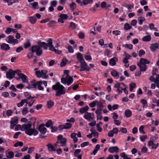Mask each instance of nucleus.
Masks as SVG:
<instances>
[{
    "instance_id": "nucleus-55",
    "label": "nucleus",
    "mask_w": 159,
    "mask_h": 159,
    "mask_svg": "<svg viewBox=\"0 0 159 159\" xmlns=\"http://www.w3.org/2000/svg\"><path fill=\"white\" fill-rule=\"evenodd\" d=\"M24 95L28 99L31 98V96L28 92H26L24 93Z\"/></svg>"
},
{
    "instance_id": "nucleus-29",
    "label": "nucleus",
    "mask_w": 159,
    "mask_h": 159,
    "mask_svg": "<svg viewBox=\"0 0 159 159\" xmlns=\"http://www.w3.org/2000/svg\"><path fill=\"white\" fill-rule=\"evenodd\" d=\"M42 75L43 76V78L47 79L48 77V75H46L48 72L47 70H41Z\"/></svg>"
},
{
    "instance_id": "nucleus-35",
    "label": "nucleus",
    "mask_w": 159,
    "mask_h": 159,
    "mask_svg": "<svg viewBox=\"0 0 159 159\" xmlns=\"http://www.w3.org/2000/svg\"><path fill=\"white\" fill-rule=\"evenodd\" d=\"M61 18L64 20H66L68 17V16L66 14H61L59 16Z\"/></svg>"
},
{
    "instance_id": "nucleus-37",
    "label": "nucleus",
    "mask_w": 159,
    "mask_h": 159,
    "mask_svg": "<svg viewBox=\"0 0 159 159\" xmlns=\"http://www.w3.org/2000/svg\"><path fill=\"white\" fill-rule=\"evenodd\" d=\"M96 104H97L98 109H102L104 107V105L101 102H98Z\"/></svg>"
},
{
    "instance_id": "nucleus-15",
    "label": "nucleus",
    "mask_w": 159,
    "mask_h": 159,
    "mask_svg": "<svg viewBox=\"0 0 159 159\" xmlns=\"http://www.w3.org/2000/svg\"><path fill=\"white\" fill-rule=\"evenodd\" d=\"M19 77V78L22 80L23 82L27 83L28 82V80L27 77L23 74L20 75Z\"/></svg>"
},
{
    "instance_id": "nucleus-12",
    "label": "nucleus",
    "mask_w": 159,
    "mask_h": 159,
    "mask_svg": "<svg viewBox=\"0 0 159 159\" xmlns=\"http://www.w3.org/2000/svg\"><path fill=\"white\" fill-rule=\"evenodd\" d=\"M45 125L43 124H41L39 127L38 129L41 133L45 134L47 131V129L44 127Z\"/></svg>"
},
{
    "instance_id": "nucleus-41",
    "label": "nucleus",
    "mask_w": 159,
    "mask_h": 159,
    "mask_svg": "<svg viewBox=\"0 0 159 159\" xmlns=\"http://www.w3.org/2000/svg\"><path fill=\"white\" fill-rule=\"evenodd\" d=\"M64 126L65 129H68L71 128L72 124L71 123H67L65 124Z\"/></svg>"
},
{
    "instance_id": "nucleus-39",
    "label": "nucleus",
    "mask_w": 159,
    "mask_h": 159,
    "mask_svg": "<svg viewBox=\"0 0 159 159\" xmlns=\"http://www.w3.org/2000/svg\"><path fill=\"white\" fill-rule=\"evenodd\" d=\"M128 59L126 58H125L123 60V62L125 64V66L126 67H128L129 66V64L127 63H128Z\"/></svg>"
},
{
    "instance_id": "nucleus-40",
    "label": "nucleus",
    "mask_w": 159,
    "mask_h": 159,
    "mask_svg": "<svg viewBox=\"0 0 159 159\" xmlns=\"http://www.w3.org/2000/svg\"><path fill=\"white\" fill-rule=\"evenodd\" d=\"M123 47H125L126 48H128L129 49H132L133 48V45L131 44H126L125 45H123Z\"/></svg>"
},
{
    "instance_id": "nucleus-46",
    "label": "nucleus",
    "mask_w": 159,
    "mask_h": 159,
    "mask_svg": "<svg viewBox=\"0 0 159 159\" xmlns=\"http://www.w3.org/2000/svg\"><path fill=\"white\" fill-rule=\"evenodd\" d=\"M141 102L144 105L143 106V107H147V101L146 100L144 99H142L141 100Z\"/></svg>"
},
{
    "instance_id": "nucleus-54",
    "label": "nucleus",
    "mask_w": 159,
    "mask_h": 159,
    "mask_svg": "<svg viewBox=\"0 0 159 159\" xmlns=\"http://www.w3.org/2000/svg\"><path fill=\"white\" fill-rule=\"evenodd\" d=\"M78 36L80 38L83 39L84 37V34L83 33L80 32Z\"/></svg>"
},
{
    "instance_id": "nucleus-6",
    "label": "nucleus",
    "mask_w": 159,
    "mask_h": 159,
    "mask_svg": "<svg viewBox=\"0 0 159 159\" xmlns=\"http://www.w3.org/2000/svg\"><path fill=\"white\" fill-rule=\"evenodd\" d=\"M61 82L64 84H67V85L71 84L73 81V80L71 76L62 78L61 79Z\"/></svg>"
},
{
    "instance_id": "nucleus-3",
    "label": "nucleus",
    "mask_w": 159,
    "mask_h": 159,
    "mask_svg": "<svg viewBox=\"0 0 159 159\" xmlns=\"http://www.w3.org/2000/svg\"><path fill=\"white\" fill-rule=\"evenodd\" d=\"M53 90L56 91V96L57 97L60 96L62 94H64L66 93L65 88L62 85L60 84L59 82H57L55 84L52 86Z\"/></svg>"
},
{
    "instance_id": "nucleus-38",
    "label": "nucleus",
    "mask_w": 159,
    "mask_h": 159,
    "mask_svg": "<svg viewBox=\"0 0 159 159\" xmlns=\"http://www.w3.org/2000/svg\"><path fill=\"white\" fill-rule=\"evenodd\" d=\"M131 28L132 27L129 26V25L127 23L125 24L124 25V28L125 30H128L131 29Z\"/></svg>"
},
{
    "instance_id": "nucleus-8",
    "label": "nucleus",
    "mask_w": 159,
    "mask_h": 159,
    "mask_svg": "<svg viewBox=\"0 0 159 159\" xmlns=\"http://www.w3.org/2000/svg\"><path fill=\"white\" fill-rule=\"evenodd\" d=\"M80 71H82L84 70H86L87 71H89L90 68L88 66L87 64L84 61L80 62Z\"/></svg>"
},
{
    "instance_id": "nucleus-27",
    "label": "nucleus",
    "mask_w": 159,
    "mask_h": 159,
    "mask_svg": "<svg viewBox=\"0 0 159 159\" xmlns=\"http://www.w3.org/2000/svg\"><path fill=\"white\" fill-rule=\"evenodd\" d=\"M151 39V37L150 35H149L146 36H144L142 38V40L145 42H147L150 41Z\"/></svg>"
},
{
    "instance_id": "nucleus-47",
    "label": "nucleus",
    "mask_w": 159,
    "mask_h": 159,
    "mask_svg": "<svg viewBox=\"0 0 159 159\" xmlns=\"http://www.w3.org/2000/svg\"><path fill=\"white\" fill-rule=\"evenodd\" d=\"M111 74L114 77H116L117 76L119 77V76L118 75V73L116 71L113 70V71H111Z\"/></svg>"
},
{
    "instance_id": "nucleus-51",
    "label": "nucleus",
    "mask_w": 159,
    "mask_h": 159,
    "mask_svg": "<svg viewBox=\"0 0 159 159\" xmlns=\"http://www.w3.org/2000/svg\"><path fill=\"white\" fill-rule=\"evenodd\" d=\"M155 75H156V78H155V81L154 83H157L159 82V74Z\"/></svg>"
},
{
    "instance_id": "nucleus-21",
    "label": "nucleus",
    "mask_w": 159,
    "mask_h": 159,
    "mask_svg": "<svg viewBox=\"0 0 159 159\" xmlns=\"http://www.w3.org/2000/svg\"><path fill=\"white\" fill-rule=\"evenodd\" d=\"M125 115L126 117H129L132 115V112L130 110L127 109L125 111Z\"/></svg>"
},
{
    "instance_id": "nucleus-24",
    "label": "nucleus",
    "mask_w": 159,
    "mask_h": 159,
    "mask_svg": "<svg viewBox=\"0 0 159 159\" xmlns=\"http://www.w3.org/2000/svg\"><path fill=\"white\" fill-rule=\"evenodd\" d=\"M77 58L79 60L80 62L84 61L83 58V55L80 53H78L77 54Z\"/></svg>"
},
{
    "instance_id": "nucleus-4",
    "label": "nucleus",
    "mask_w": 159,
    "mask_h": 159,
    "mask_svg": "<svg viewBox=\"0 0 159 159\" xmlns=\"http://www.w3.org/2000/svg\"><path fill=\"white\" fill-rule=\"evenodd\" d=\"M150 61L146 59L141 58L140 60V62L138 63L137 65L140 67L141 71H145L146 69L147 66L146 64L150 63Z\"/></svg>"
},
{
    "instance_id": "nucleus-61",
    "label": "nucleus",
    "mask_w": 159,
    "mask_h": 159,
    "mask_svg": "<svg viewBox=\"0 0 159 159\" xmlns=\"http://www.w3.org/2000/svg\"><path fill=\"white\" fill-rule=\"evenodd\" d=\"M32 8H34V9H36L37 8L36 7L38 4V3L37 2H34L32 4Z\"/></svg>"
},
{
    "instance_id": "nucleus-45",
    "label": "nucleus",
    "mask_w": 159,
    "mask_h": 159,
    "mask_svg": "<svg viewBox=\"0 0 159 159\" xmlns=\"http://www.w3.org/2000/svg\"><path fill=\"white\" fill-rule=\"evenodd\" d=\"M22 126L20 125H16V127L15 128V130L16 131L18 130L19 129H20L22 131Z\"/></svg>"
},
{
    "instance_id": "nucleus-49",
    "label": "nucleus",
    "mask_w": 159,
    "mask_h": 159,
    "mask_svg": "<svg viewBox=\"0 0 159 159\" xmlns=\"http://www.w3.org/2000/svg\"><path fill=\"white\" fill-rule=\"evenodd\" d=\"M28 110L27 108L26 107H25L22 110V114L24 115L26 114L28 112Z\"/></svg>"
},
{
    "instance_id": "nucleus-50",
    "label": "nucleus",
    "mask_w": 159,
    "mask_h": 159,
    "mask_svg": "<svg viewBox=\"0 0 159 159\" xmlns=\"http://www.w3.org/2000/svg\"><path fill=\"white\" fill-rule=\"evenodd\" d=\"M81 152V150L80 149H76L74 153V155L75 157H77L78 155Z\"/></svg>"
},
{
    "instance_id": "nucleus-60",
    "label": "nucleus",
    "mask_w": 159,
    "mask_h": 159,
    "mask_svg": "<svg viewBox=\"0 0 159 159\" xmlns=\"http://www.w3.org/2000/svg\"><path fill=\"white\" fill-rule=\"evenodd\" d=\"M51 128L52 129L51 132H55L57 130V128L56 126H52Z\"/></svg>"
},
{
    "instance_id": "nucleus-30",
    "label": "nucleus",
    "mask_w": 159,
    "mask_h": 159,
    "mask_svg": "<svg viewBox=\"0 0 159 159\" xmlns=\"http://www.w3.org/2000/svg\"><path fill=\"white\" fill-rule=\"evenodd\" d=\"M29 20L30 22L32 24H34L36 20V19L34 17L30 16L29 17Z\"/></svg>"
},
{
    "instance_id": "nucleus-25",
    "label": "nucleus",
    "mask_w": 159,
    "mask_h": 159,
    "mask_svg": "<svg viewBox=\"0 0 159 159\" xmlns=\"http://www.w3.org/2000/svg\"><path fill=\"white\" fill-rule=\"evenodd\" d=\"M54 102L51 100H50L48 101L47 103V106L48 108H51L54 105Z\"/></svg>"
},
{
    "instance_id": "nucleus-33",
    "label": "nucleus",
    "mask_w": 159,
    "mask_h": 159,
    "mask_svg": "<svg viewBox=\"0 0 159 159\" xmlns=\"http://www.w3.org/2000/svg\"><path fill=\"white\" fill-rule=\"evenodd\" d=\"M35 74L39 78L43 77V76L42 75L41 71H40L39 70H37L35 72Z\"/></svg>"
},
{
    "instance_id": "nucleus-14",
    "label": "nucleus",
    "mask_w": 159,
    "mask_h": 159,
    "mask_svg": "<svg viewBox=\"0 0 159 159\" xmlns=\"http://www.w3.org/2000/svg\"><path fill=\"white\" fill-rule=\"evenodd\" d=\"M119 150V149L118 148L117 146L110 147L108 149L109 152L111 153H113L114 152L118 153Z\"/></svg>"
},
{
    "instance_id": "nucleus-52",
    "label": "nucleus",
    "mask_w": 159,
    "mask_h": 159,
    "mask_svg": "<svg viewBox=\"0 0 159 159\" xmlns=\"http://www.w3.org/2000/svg\"><path fill=\"white\" fill-rule=\"evenodd\" d=\"M145 52L143 50H140L139 52V55L140 57H141L143 55L145 54Z\"/></svg>"
},
{
    "instance_id": "nucleus-31",
    "label": "nucleus",
    "mask_w": 159,
    "mask_h": 159,
    "mask_svg": "<svg viewBox=\"0 0 159 159\" xmlns=\"http://www.w3.org/2000/svg\"><path fill=\"white\" fill-rule=\"evenodd\" d=\"M100 145L99 144H97L95 148V149L93 150V154L94 155H95L97 153V151L100 148Z\"/></svg>"
},
{
    "instance_id": "nucleus-36",
    "label": "nucleus",
    "mask_w": 159,
    "mask_h": 159,
    "mask_svg": "<svg viewBox=\"0 0 159 159\" xmlns=\"http://www.w3.org/2000/svg\"><path fill=\"white\" fill-rule=\"evenodd\" d=\"M145 20V18L143 17H140L138 18V20L139 22V24L140 25L142 24L143 22Z\"/></svg>"
},
{
    "instance_id": "nucleus-11",
    "label": "nucleus",
    "mask_w": 159,
    "mask_h": 159,
    "mask_svg": "<svg viewBox=\"0 0 159 159\" xmlns=\"http://www.w3.org/2000/svg\"><path fill=\"white\" fill-rule=\"evenodd\" d=\"M18 118L17 116H15L11 118L10 121V128L11 129H14V127L18 123Z\"/></svg>"
},
{
    "instance_id": "nucleus-32",
    "label": "nucleus",
    "mask_w": 159,
    "mask_h": 159,
    "mask_svg": "<svg viewBox=\"0 0 159 159\" xmlns=\"http://www.w3.org/2000/svg\"><path fill=\"white\" fill-rule=\"evenodd\" d=\"M45 126L48 128L50 126H51H51H52V120H49L45 124Z\"/></svg>"
},
{
    "instance_id": "nucleus-43",
    "label": "nucleus",
    "mask_w": 159,
    "mask_h": 159,
    "mask_svg": "<svg viewBox=\"0 0 159 159\" xmlns=\"http://www.w3.org/2000/svg\"><path fill=\"white\" fill-rule=\"evenodd\" d=\"M97 102H98L97 101V100L93 102L90 103L89 104V106H90V107H93L96 106V103Z\"/></svg>"
},
{
    "instance_id": "nucleus-28",
    "label": "nucleus",
    "mask_w": 159,
    "mask_h": 159,
    "mask_svg": "<svg viewBox=\"0 0 159 159\" xmlns=\"http://www.w3.org/2000/svg\"><path fill=\"white\" fill-rule=\"evenodd\" d=\"M46 146L48 147V150L49 151H55V149L54 148L53 145H52L51 143H49L46 145Z\"/></svg>"
},
{
    "instance_id": "nucleus-19",
    "label": "nucleus",
    "mask_w": 159,
    "mask_h": 159,
    "mask_svg": "<svg viewBox=\"0 0 159 159\" xmlns=\"http://www.w3.org/2000/svg\"><path fill=\"white\" fill-rule=\"evenodd\" d=\"M49 49L50 51H54L56 53L58 54H60L61 53V51L55 49V48L53 47V45L52 46V47H50Z\"/></svg>"
},
{
    "instance_id": "nucleus-42",
    "label": "nucleus",
    "mask_w": 159,
    "mask_h": 159,
    "mask_svg": "<svg viewBox=\"0 0 159 159\" xmlns=\"http://www.w3.org/2000/svg\"><path fill=\"white\" fill-rule=\"evenodd\" d=\"M70 6L71 9L72 11H74L76 7V5L75 3L74 2H72V3H71L70 4Z\"/></svg>"
},
{
    "instance_id": "nucleus-63",
    "label": "nucleus",
    "mask_w": 159,
    "mask_h": 159,
    "mask_svg": "<svg viewBox=\"0 0 159 159\" xmlns=\"http://www.w3.org/2000/svg\"><path fill=\"white\" fill-rule=\"evenodd\" d=\"M57 4V2L55 1H52L51 2V5L52 6L55 7Z\"/></svg>"
},
{
    "instance_id": "nucleus-56",
    "label": "nucleus",
    "mask_w": 159,
    "mask_h": 159,
    "mask_svg": "<svg viewBox=\"0 0 159 159\" xmlns=\"http://www.w3.org/2000/svg\"><path fill=\"white\" fill-rule=\"evenodd\" d=\"M143 129L144 127L143 126H141L139 128V131L140 133L142 134H145V132L143 130Z\"/></svg>"
},
{
    "instance_id": "nucleus-64",
    "label": "nucleus",
    "mask_w": 159,
    "mask_h": 159,
    "mask_svg": "<svg viewBox=\"0 0 159 159\" xmlns=\"http://www.w3.org/2000/svg\"><path fill=\"white\" fill-rule=\"evenodd\" d=\"M70 26L72 29H74L76 28V25L75 23L72 22L70 23Z\"/></svg>"
},
{
    "instance_id": "nucleus-1",
    "label": "nucleus",
    "mask_w": 159,
    "mask_h": 159,
    "mask_svg": "<svg viewBox=\"0 0 159 159\" xmlns=\"http://www.w3.org/2000/svg\"><path fill=\"white\" fill-rule=\"evenodd\" d=\"M48 43L44 42H38V45L33 46V52H36V54L38 56H40L42 54V47H43L45 50H47L48 47H52V39L51 38L47 40Z\"/></svg>"
},
{
    "instance_id": "nucleus-22",
    "label": "nucleus",
    "mask_w": 159,
    "mask_h": 159,
    "mask_svg": "<svg viewBox=\"0 0 159 159\" xmlns=\"http://www.w3.org/2000/svg\"><path fill=\"white\" fill-rule=\"evenodd\" d=\"M76 134L75 133H72L70 135L71 137L73 139L74 142L75 143H76L78 140V139L76 137Z\"/></svg>"
},
{
    "instance_id": "nucleus-26",
    "label": "nucleus",
    "mask_w": 159,
    "mask_h": 159,
    "mask_svg": "<svg viewBox=\"0 0 159 159\" xmlns=\"http://www.w3.org/2000/svg\"><path fill=\"white\" fill-rule=\"evenodd\" d=\"M68 62V61L66 58H64L62 59L61 62L60 63V66L61 67L65 66L67 62Z\"/></svg>"
},
{
    "instance_id": "nucleus-9",
    "label": "nucleus",
    "mask_w": 159,
    "mask_h": 159,
    "mask_svg": "<svg viewBox=\"0 0 159 159\" xmlns=\"http://www.w3.org/2000/svg\"><path fill=\"white\" fill-rule=\"evenodd\" d=\"M6 40L8 43L12 44L13 45L18 43V40L14 39V36L12 35L9 36Z\"/></svg>"
},
{
    "instance_id": "nucleus-53",
    "label": "nucleus",
    "mask_w": 159,
    "mask_h": 159,
    "mask_svg": "<svg viewBox=\"0 0 159 159\" xmlns=\"http://www.w3.org/2000/svg\"><path fill=\"white\" fill-rule=\"evenodd\" d=\"M89 144V142H85L81 143L80 146L82 148H84L85 146H87Z\"/></svg>"
},
{
    "instance_id": "nucleus-59",
    "label": "nucleus",
    "mask_w": 159,
    "mask_h": 159,
    "mask_svg": "<svg viewBox=\"0 0 159 159\" xmlns=\"http://www.w3.org/2000/svg\"><path fill=\"white\" fill-rule=\"evenodd\" d=\"M147 135H143L140 137V138L141 141L143 142L145 141V139H147Z\"/></svg>"
},
{
    "instance_id": "nucleus-44",
    "label": "nucleus",
    "mask_w": 159,
    "mask_h": 159,
    "mask_svg": "<svg viewBox=\"0 0 159 159\" xmlns=\"http://www.w3.org/2000/svg\"><path fill=\"white\" fill-rule=\"evenodd\" d=\"M30 46L31 44L29 40H27V42L24 44V48L26 49Z\"/></svg>"
},
{
    "instance_id": "nucleus-57",
    "label": "nucleus",
    "mask_w": 159,
    "mask_h": 159,
    "mask_svg": "<svg viewBox=\"0 0 159 159\" xmlns=\"http://www.w3.org/2000/svg\"><path fill=\"white\" fill-rule=\"evenodd\" d=\"M102 110V109H97L95 111V113L97 115L101 114L102 113L101 111Z\"/></svg>"
},
{
    "instance_id": "nucleus-20",
    "label": "nucleus",
    "mask_w": 159,
    "mask_h": 159,
    "mask_svg": "<svg viewBox=\"0 0 159 159\" xmlns=\"http://www.w3.org/2000/svg\"><path fill=\"white\" fill-rule=\"evenodd\" d=\"M89 109V107L88 106H86L85 107H82L80 109L79 111L81 114H83L86 113Z\"/></svg>"
},
{
    "instance_id": "nucleus-18",
    "label": "nucleus",
    "mask_w": 159,
    "mask_h": 159,
    "mask_svg": "<svg viewBox=\"0 0 159 159\" xmlns=\"http://www.w3.org/2000/svg\"><path fill=\"white\" fill-rule=\"evenodd\" d=\"M159 47V44L158 43H156L154 44H152L150 46V49L152 52L155 51L157 48Z\"/></svg>"
},
{
    "instance_id": "nucleus-2",
    "label": "nucleus",
    "mask_w": 159,
    "mask_h": 159,
    "mask_svg": "<svg viewBox=\"0 0 159 159\" xmlns=\"http://www.w3.org/2000/svg\"><path fill=\"white\" fill-rule=\"evenodd\" d=\"M29 123L26 125H22V131H25V133L27 135L31 136L32 134L36 135L38 133V132L36 130L31 128L32 126V123L29 122Z\"/></svg>"
},
{
    "instance_id": "nucleus-23",
    "label": "nucleus",
    "mask_w": 159,
    "mask_h": 159,
    "mask_svg": "<svg viewBox=\"0 0 159 159\" xmlns=\"http://www.w3.org/2000/svg\"><path fill=\"white\" fill-rule=\"evenodd\" d=\"M7 154H8V155H7L6 156L8 159L12 158L14 157V153L12 152H7L6 153Z\"/></svg>"
},
{
    "instance_id": "nucleus-5",
    "label": "nucleus",
    "mask_w": 159,
    "mask_h": 159,
    "mask_svg": "<svg viewBox=\"0 0 159 159\" xmlns=\"http://www.w3.org/2000/svg\"><path fill=\"white\" fill-rule=\"evenodd\" d=\"M43 84L45 87L47 86V83L46 81H37L35 83L33 84L32 86H33L34 88H36L38 86L39 89V90H43V88L41 86L42 84Z\"/></svg>"
},
{
    "instance_id": "nucleus-17",
    "label": "nucleus",
    "mask_w": 159,
    "mask_h": 159,
    "mask_svg": "<svg viewBox=\"0 0 159 159\" xmlns=\"http://www.w3.org/2000/svg\"><path fill=\"white\" fill-rule=\"evenodd\" d=\"M1 48L2 50L7 51L10 48V47L8 44L2 43L1 45Z\"/></svg>"
},
{
    "instance_id": "nucleus-7",
    "label": "nucleus",
    "mask_w": 159,
    "mask_h": 159,
    "mask_svg": "<svg viewBox=\"0 0 159 159\" xmlns=\"http://www.w3.org/2000/svg\"><path fill=\"white\" fill-rule=\"evenodd\" d=\"M57 143H58L59 145H58L59 146H65L66 142V138H63L61 135H59L57 137Z\"/></svg>"
},
{
    "instance_id": "nucleus-58",
    "label": "nucleus",
    "mask_w": 159,
    "mask_h": 159,
    "mask_svg": "<svg viewBox=\"0 0 159 159\" xmlns=\"http://www.w3.org/2000/svg\"><path fill=\"white\" fill-rule=\"evenodd\" d=\"M120 31L119 30L114 31L113 32V34L116 36H117L120 34Z\"/></svg>"
},
{
    "instance_id": "nucleus-13",
    "label": "nucleus",
    "mask_w": 159,
    "mask_h": 159,
    "mask_svg": "<svg viewBox=\"0 0 159 159\" xmlns=\"http://www.w3.org/2000/svg\"><path fill=\"white\" fill-rule=\"evenodd\" d=\"M84 117L88 121H90L91 120L93 119V118L92 117L91 113L88 112H86L85 113Z\"/></svg>"
},
{
    "instance_id": "nucleus-62",
    "label": "nucleus",
    "mask_w": 159,
    "mask_h": 159,
    "mask_svg": "<svg viewBox=\"0 0 159 159\" xmlns=\"http://www.w3.org/2000/svg\"><path fill=\"white\" fill-rule=\"evenodd\" d=\"M34 147H31L29 148L28 153L29 154L31 153L33 151H34Z\"/></svg>"
},
{
    "instance_id": "nucleus-16",
    "label": "nucleus",
    "mask_w": 159,
    "mask_h": 159,
    "mask_svg": "<svg viewBox=\"0 0 159 159\" xmlns=\"http://www.w3.org/2000/svg\"><path fill=\"white\" fill-rule=\"evenodd\" d=\"M118 61L117 58L116 57H114L113 58L110 59L109 61V64L112 66H114L116 64V62Z\"/></svg>"
},
{
    "instance_id": "nucleus-10",
    "label": "nucleus",
    "mask_w": 159,
    "mask_h": 159,
    "mask_svg": "<svg viewBox=\"0 0 159 159\" xmlns=\"http://www.w3.org/2000/svg\"><path fill=\"white\" fill-rule=\"evenodd\" d=\"M15 73L12 69H9L8 71L6 72V76L7 78L11 79L14 77Z\"/></svg>"
},
{
    "instance_id": "nucleus-34",
    "label": "nucleus",
    "mask_w": 159,
    "mask_h": 159,
    "mask_svg": "<svg viewBox=\"0 0 159 159\" xmlns=\"http://www.w3.org/2000/svg\"><path fill=\"white\" fill-rule=\"evenodd\" d=\"M82 2L84 5H86L89 3H92L93 2V0H83Z\"/></svg>"
},
{
    "instance_id": "nucleus-48",
    "label": "nucleus",
    "mask_w": 159,
    "mask_h": 159,
    "mask_svg": "<svg viewBox=\"0 0 159 159\" xmlns=\"http://www.w3.org/2000/svg\"><path fill=\"white\" fill-rule=\"evenodd\" d=\"M33 46L31 48V52H30L27 55V57L29 58H30L33 57V53L34 52H33Z\"/></svg>"
}]
</instances>
